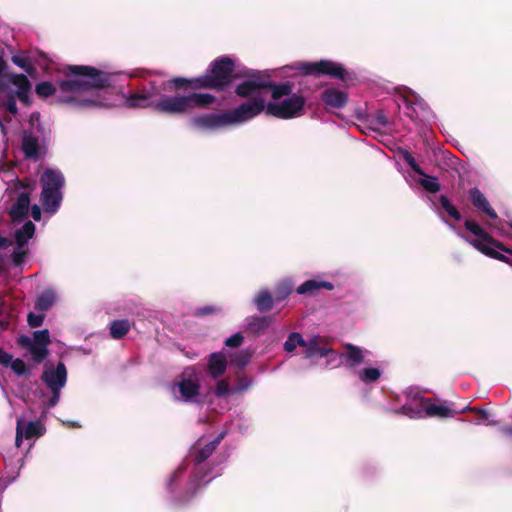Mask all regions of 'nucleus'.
Returning a JSON list of instances; mask_svg holds the SVG:
<instances>
[{
	"instance_id": "nucleus-1",
	"label": "nucleus",
	"mask_w": 512,
	"mask_h": 512,
	"mask_svg": "<svg viewBox=\"0 0 512 512\" xmlns=\"http://www.w3.org/2000/svg\"><path fill=\"white\" fill-rule=\"evenodd\" d=\"M153 93L144 89L142 92L124 96V106L129 109L153 108L166 115H186L195 108H208L216 101L210 93L190 92L188 94L163 95L158 101L152 100Z\"/></svg>"
},
{
	"instance_id": "nucleus-2",
	"label": "nucleus",
	"mask_w": 512,
	"mask_h": 512,
	"mask_svg": "<svg viewBox=\"0 0 512 512\" xmlns=\"http://www.w3.org/2000/svg\"><path fill=\"white\" fill-rule=\"evenodd\" d=\"M235 61L228 56H221L214 59L207 70V73L198 77L185 78L173 77L167 81L170 91L197 90H225L235 79H238Z\"/></svg>"
},
{
	"instance_id": "nucleus-3",
	"label": "nucleus",
	"mask_w": 512,
	"mask_h": 512,
	"mask_svg": "<svg viewBox=\"0 0 512 512\" xmlns=\"http://www.w3.org/2000/svg\"><path fill=\"white\" fill-rule=\"evenodd\" d=\"M265 108L261 96L241 103L238 107L222 113L203 114L191 119V126L198 130H217L230 125L245 123L260 115Z\"/></svg>"
},
{
	"instance_id": "nucleus-4",
	"label": "nucleus",
	"mask_w": 512,
	"mask_h": 512,
	"mask_svg": "<svg viewBox=\"0 0 512 512\" xmlns=\"http://www.w3.org/2000/svg\"><path fill=\"white\" fill-rule=\"evenodd\" d=\"M64 73L67 76H74L73 79L62 80L59 83L60 90L64 92H82L112 86L113 74L92 66L68 65Z\"/></svg>"
},
{
	"instance_id": "nucleus-5",
	"label": "nucleus",
	"mask_w": 512,
	"mask_h": 512,
	"mask_svg": "<svg viewBox=\"0 0 512 512\" xmlns=\"http://www.w3.org/2000/svg\"><path fill=\"white\" fill-rule=\"evenodd\" d=\"M40 183L42 192L40 202L47 213H55L62 202L61 189L64 186L65 179L61 172L47 168L41 178Z\"/></svg>"
},
{
	"instance_id": "nucleus-6",
	"label": "nucleus",
	"mask_w": 512,
	"mask_h": 512,
	"mask_svg": "<svg viewBox=\"0 0 512 512\" xmlns=\"http://www.w3.org/2000/svg\"><path fill=\"white\" fill-rule=\"evenodd\" d=\"M295 68L299 73L305 76H329L344 83L354 79L353 74L343 65L328 59H322L316 62H298Z\"/></svg>"
},
{
	"instance_id": "nucleus-7",
	"label": "nucleus",
	"mask_w": 512,
	"mask_h": 512,
	"mask_svg": "<svg viewBox=\"0 0 512 512\" xmlns=\"http://www.w3.org/2000/svg\"><path fill=\"white\" fill-rule=\"evenodd\" d=\"M306 99L300 94H292L289 98L281 102H269L265 104V111L267 115L276 117L278 119H292L304 114V106Z\"/></svg>"
},
{
	"instance_id": "nucleus-8",
	"label": "nucleus",
	"mask_w": 512,
	"mask_h": 512,
	"mask_svg": "<svg viewBox=\"0 0 512 512\" xmlns=\"http://www.w3.org/2000/svg\"><path fill=\"white\" fill-rule=\"evenodd\" d=\"M51 343L50 333L48 329L33 332V338L28 335H20L17 338V344L27 349L35 363H41L49 355L48 345Z\"/></svg>"
},
{
	"instance_id": "nucleus-9",
	"label": "nucleus",
	"mask_w": 512,
	"mask_h": 512,
	"mask_svg": "<svg viewBox=\"0 0 512 512\" xmlns=\"http://www.w3.org/2000/svg\"><path fill=\"white\" fill-rule=\"evenodd\" d=\"M238 78H246L235 87V94L241 98H248L259 90L269 86L265 83L266 73L251 69H244L238 73Z\"/></svg>"
},
{
	"instance_id": "nucleus-10",
	"label": "nucleus",
	"mask_w": 512,
	"mask_h": 512,
	"mask_svg": "<svg viewBox=\"0 0 512 512\" xmlns=\"http://www.w3.org/2000/svg\"><path fill=\"white\" fill-rule=\"evenodd\" d=\"M46 136L41 140L32 132L24 131L21 138V150L25 159L37 162L43 159L47 154Z\"/></svg>"
},
{
	"instance_id": "nucleus-11",
	"label": "nucleus",
	"mask_w": 512,
	"mask_h": 512,
	"mask_svg": "<svg viewBox=\"0 0 512 512\" xmlns=\"http://www.w3.org/2000/svg\"><path fill=\"white\" fill-rule=\"evenodd\" d=\"M208 475L209 471H203V469L200 468L197 470H192L185 488L175 497V502L177 504H185L190 502L195 497L199 489L211 481V478L205 480Z\"/></svg>"
},
{
	"instance_id": "nucleus-12",
	"label": "nucleus",
	"mask_w": 512,
	"mask_h": 512,
	"mask_svg": "<svg viewBox=\"0 0 512 512\" xmlns=\"http://www.w3.org/2000/svg\"><path fill=\"white\" fill-rule=\"evenodd\" d=\"M41 380L46 384L49 389L61 390L67 381V369L65 364L60 361L56 368H49L48 364L45 365Z\"/></svg>"
},
{
	"instance_id": "nucleus-13",
	"label": "nucleus",
	"mask_w": 512,
	"mask_h": 512,
	"mask_svg": "<svg viewBox=\"0 0 512 512\" xmlns=\"http://www.w3.org/2000/svg\"><path fill=\"white\" fill-rule=\"evenodd\" d=\"M419 406L424 410L426 416L431 418H453L458 413L451 407L443 403H434L432 399L420 397Z\"/></svg>"
},
{
	"instance_id": "nucleus-14",
	"label": "nucleus",
	"mask_w": 512,
	"mask_h": 512,
	"mask_svg": "<svg viewBox=\"0 0 512 512\" xmlns=\"http://www.w3.org/2000/svg\"><path fill=\"white\" fill-rule=\"evenodd\" d=\"M321 101L328 108L341 109L346 106L349 94L346 91L339 90L335 87L325 89L321 93Z\"/></svg>"
},
{
	"instance_id": "nucleus-15",
	"label": "nucleus",
	"mask_w": 512,
	"mask_h": 512,
	"mask_svg": "<svg viewBox=\"0 0 512 512\" xmlns=\"http://www.w3.org/2000/svg\"><path fill=\"white\" fill-rule=\"evenodd\" d=\"M464 227L467 231L478 237L477 240L482 241L485 245L493 246L499 250H504V244L494 239L488 232H486L475 220L466 219Z\"/></svg>"
},
{
	"instance_id": "nucleus-16",
	"label": "nucleus",
	"mask_w": 512,
	"mask_h": 512,
	"mask_svg": "<svg viewBox=\"0 0 512 512\" xmlns=\"http://www.w3.org/2000/svg\"><path fill=\"white\" fill-rule=\"evenodd\" d=\"M29 206H30V193L28 192H21L16 202L11 206L9 210V215L14 223L21 222L29 212Z\"/></svg>"
},
{
	"instance_id": "nucleus-17",
	"label": "nucleus",
	"mask_w": 512,
	"mask_h": 512,
	"mask_svg": "<svg viewBox=\"0 0 512 512\" xmlns=\"http://www.w3.org/2000/svg\"><path fill=\"white\" fill-rule=\"evenodd\" d=\"M468 193L472 205L478 211L486 214L493 220L498 218L496 211L491 207L485 195L477 187L471 188Z\"/></svg>"
},
{
	"instance_id": "nucleus-18",
	"label": "nucleus",
	"mask_w": 512,
	"mask_h": 512,
	"mask_svg": "<svg viewBox=\"0 0 512 512\" xmlns=\"http://www.w3.org/2000/svg\"><path fill=\"white\" fill-rule=\"evenodd\" d=\"M216 450L215 445L211 444L210 442L204 445L201 448L193 447L191 450V458L194 463L193 470L197 469H203V471H209L211 472L210 467H208L207 464L204 462L213 454V452Z\"/></svg>"
},
{
	"instance_id": "nucleus-19",
	"label": "nucleus",
	"mask_w": 512,
	"mask_h": 512,
	"mask_svg": "<svg viewBox=\"0 0 512 512\" xmlns=\"http://www.w3.org/2000/svg\"><path fill=\"white\" fill-rule=\"evenodd\" d=\"M179 392L186 402H194L200 394V384L197 378L182 376L177 383Z\"/></svg>"
},
{
	"instance_id": "nucleus-20",
	"label": "nucleus",
	"mask_w": 512,
	"mask_h": 512,
	"mask_svg": "<svg viewBox=\"0 0 512 512\" xmlns=\"http://www.w3.org/2000/svg\"><path fill=\"white\" fill-rule=\"evenodd\" d=\"M344 349L345 352L340 355V358L346 362L348 367L354 368L364 363L367 350L351 343H346Z\"/></svg>"
},
{
	"instance_id": "nucleus-21",
	"label": "nucleus",
	"mask_w": 512,
	"mask_h": 512,
	"mask_svg": "<svg viewBox=\"0 0 512 512\" xmlns=\"http://www.w3.org/2000/svg\"><path fill=\"white\" fill-rule=\"evenodd\" d=\"M227 359L221 352H213L208 358V373L213 379L220 378L226 371Z\"/></svg>"
},
{
	"instance_id": "nucleus-22",
	"label": "nucleus",
	"mask_w": 512,
	"mask_h": 512,
	"mask_svg": "<svg viewBox=\"0 0 512 512\" xmlns=\"http://www.w3.org/2000/svg\"><path fill=\"white\" fill-rule=\"evenodd\" d=\"M10 81L12 84L18 87V90L16 91V96L18 97V99L25 105H29V93L31 91V83L28 80L27 76L24 74H13L10 76Z\"/></svg>"
},
{
	"instance_id": "nucleus-23",
	"label": "nucleus",
	"mask_w": 512,
	"mask_h": 512,
	"mask_svg": "<svg viewBox=\"0 0 512 512\" xmlns=\"http://www.w3.org/2000/svg\"><path fill=\"white\" fill-rule=\"evenodd\" d=\"M320 289L333 290L334 285L332 282L323 280H306L297 287L296 292L300 295L313 296Z\"/></svg>"
},
{
	"instance_id": "nucleus-24",
	"label": "nucleus",
	"mask_w": 512,
	"mask_h": 512,
	"mask_svg": "<svg viewBox=\"0 0 512 512\" xmlns=\"http://www.w3.org/2000/svg\"><path fill=\"white\" fill-rule=\"evenodd\" d=\"M265 83L269 85L266 87V89L271 90V96L274 100H278L284 96H292L294 85L291 82L287 81L284 83L276 84L271 80L270 75L266 73Z\"/></svg>"
},
{
	"instance_id": "nucleus-25",
	"label": "nucleus",
	"mask_w": 512,
	"mask_h": 512,
	"mask_svg": "<svg viewBox=\"0 0 512 512\" xmlns=\"http://www.w3.org/2000/svg\"><path fill=\"white\" fill-rule=\"evenodd\" d=\"M470 243L474 248H476L478 251H480L484 255H486L490 258L496 259L498 261L507 263L508 265H510L512 267V259L507 257L506 255L500 253L499 251L493 249L492 248L493 246L485 245L480 240H472Z\"/></svg>"
},
{
	"instance_id": "nucleus-26",
	"label": "nucleus",
	"mask_w": 512,
	"mask_h": 512,
	"mask_svg": "<svg viewBox=\"0 0 512 512\" xmlns=\"http://www.w3.org/2000/svg\"><path fill=\"white\" fill-rule=\"evenodd\" d=\"M271 316H253L248 322L247 329L254 335L263 334L271 325Z\"/></svg>"
},
{
	"instance_id": "nucleus-27",
	"label": "nucleus",
	"mask_w": 512,
	"mask_h": 512,
	"mask_svg": "<svg viewBox=\"0 0 512 512\" xmlns=\"http://www.w3.org/2000/svg\"><path fill=\"white\" fill-rule=\"evenodd\" d=\"M305 352L304 356L307 359L314 358V357H326L330 352H332V349L321 347L319 345V337H314L309 342H306Z\"/></svg>"
},
{
	"instance_id": "nucleus-28",
	"label": "nucleus",
	"mask_w": 512,
	"mask_h": 512,
	"mask_svg": "<svg viewBox=\"0 0 512 512\" xmlns=\"http://www.w3.org/2000/svg\"><path fill=\"white\" fill-rule=\"evenodd\" d=\"M35 225L31 221L24 223L21 229L15 232V242L18 249H22L28 241L34 236Z\"/></svg>"
},
{
	"instance_id": "nucleus-29",
	"label": "nucleus",
	"mask_w": 512,
	"mask_h": 512,
	"mask_svg": "<svg viewBox=\"0 0 512 512\" xmlns=\"http://www.w3.org/2000/svg\"><path fill=\"white\" fill-rule=\"evenodd\" d=\"M58 101L60 103H66L70 104L71 106L75 108H92V107H99L102 106V102L91 99V98H85V99H79L77 97H58Z\"/></svg>"
},
{
	"instance_id": "nucleus-30",
	"label": "nucleus",
	"mask_w": 512,
	"mask_h": 512,
	"mask_svg": "<svg viewBox=\"0 0 512 512\" xmlns=\"http://www.w3.org/2000/svg\"><path fill=\"white\" fill-rule=\"evenodd\" d=\"M131 325L127 319L114 320L110 323V335L113 339L123 338L129 331Z\"/></svg>"
},
{
	"instance_id": "nucleus-31",
	"label": "nucleus",
	"mask_w": 512,
	"mask_h": 512,
	"mask_svg": "<svg viewBox=\"0 0 512 512\" xmlns=\"http://www.w3.org/2000/svg\"><path fill=\"white\" fill-rule=\"evenodd\" d=\"M274 300L269 291L262 290L257 294L254 303L259 312H268L273 308Z\"/></svg>"
},
{
	"instance_id": "nucleus-32",
	"label": "nucleus",
	"mask_w": 512,
	"mask_h": 512,
	"mask_svg": "<svg viewBox=\"0 0 512 512\" xmlns=\"http://www.w3.org/2000/svg\"><path fill=\"white\" fill-rule=\"evenodd\" d=\"M55 301V294L53 290H46L37 297L35 308L40 311H47Z\"/></svg>"
},
{
	"instance_id": "nucleus-33",
	"label": "nucleus",
	"mask_w": 512,
	"mask_h": 512,
	"mask_svg": "<svg viewBox=\"0 0 512 512\" xmlns=\"http://www.w3.org/2000/svg\"><path fill=\"white\" fill-rule=\"evenodd\" d=\"M439 203L442 209L455 221H460L462 219L461 213L458 209L452 204L450 199L446 195L439 196Z\"/></svg>"
},
{
	"instance_id": "nucleus-34",
	"label": "nucleus",
	"mask_w": 512,
	"mask_h": 512,
	"mask_svg": "<svg viewBox=\"0 0 512 512\" xmlns=\"http://www.w3.org/2000/svg\"><path fill=\"white\" fill-rule=\"evenodd\" d=\"M358 377L363 383H374L381 377V371L375 367L364 368L358 372Z\"/></svg>"
},
{
	"instance_id": "nucleus-35",
	"label": "nucleus",
	"mask_w": 512,
	"mask_h": 512,
	"mask_svg": "<svg viewBox=\"0 0 512 512\" xmlns=\"http://www.w3.org/2000/svg\"><path fill=\"white\" fill-rule=\"evenodd\" d=\"M297 346H306V341L300 333L292 332L284 342V350L286 352H292L296 349Z\"/></svg>"
},
{
	"instance_id": "nucleus-36",
	"label": "nucleus",
	"mask_w": 512,
	"mask_h": 512,
	"mask_svg": "<svg viewBox=\"0 0 512 512\" xmlns=\"http://www.w3.org/2000/svg\"><path fill=\"white\" fill-rule=\"evenodd\" d=\"M252 357V354L247 350L238 351L230 355V362L238 368H244Z\"/></svg>"
},
{
	"instance_id": "nucleus-37",
	"label": "nucleus",
	"mask_w": 512,
	"mask_h": 512,
	"mask_svg": "<svg viewBox=\"0 0 512 512\" xmlns=\"http://www.w3.org/2000/svg\"><path fill=\"white\" fill-rule=\"evenodd\" d=\"M12 62L23 69L28 75L34 76L37 73L36 67L31 63L29 58L19 55L12 57Z\"/></svg>"
},
{
	"instance_id": "nucleus-38",
	"label": "nucleus",
	"mask_w": 512,
	"mask_h": 512,
	"mask_svg": "<svg viewBox=\"0 0 512 512\" xmlns=\"http://www.w3.org/2000/svg\"><path fill=\"white\" fill-rule=\"evenodd\" d=\"M293 291V285L290 281H282L275 289L274 299L277 302L285 300Z\"/></svg>"
},
{
	"instance_id": "nucleus-39",
	"label": "nucleus",
	"mask_w": 512,
	"mask_h": 512,
	"mask_svg": "<svg viewBox=\"0 0 512 512\" xmlns=\"http://www.w3.org/2000/svg\"><path fill=\"white\" fill-rule=\"evenodd\" d=\"M45 431L44 426L39 421H30L26 428L24 433V437L26 439H32L34 437H40L43 435Z\"/></svg>"
},
{
	"instance_id": "nucleus-40",
	"label": "nucleus",
	"mask_w": 512,
	"mask_h": 512,
	"mask_svg": "<svg viewBox=\"0 0 512 512\" xmlns=\"http://www.w3.org/2000/svg\"><path fill=\"white\" fill-rule=\"evenodd\" d=\"M36 94L41 98H47L56 92V87L49 81L40 82L35 87Z\"/></svg>"
},
{
	"instance_id": "nucleus-41",
	"label": "nucleus",
	"mask_w": 512,
	"mask_h": 512,
	"mask_svg": "<svg viewBox=\"0 0 512 512\" xmlns=\"http://www.w3.org/2000/svg\"><path fill=\"white\" fill-rule=\"evenodd\" d=\"M9 367H11L13 372L18 376H27L30 374V369L27 367L26 363L19 358L14 360L12 358Z\"/></svg>"
},
{
	"instance_id": "nucleus-42",
	"label": "nucleus",
	"mask_w": 512,
	"mask_h": 512,
	"mask_svg": "<svg viewBox=\"0 0 512 512\" xmlns=\"http://www.w3.org/2000/svg\"><path fill=\"white\" fill-rule=\"evenodd\" d=\"M221 312V307L215 305H206L195 309L193 315L196 317H206Z\"/></svg>"
},
{
	"instance_id": "nucleus-43",
	"label": "nucleus",
	"mask_w": 512,
	"mask_h": 512,
	"mask_svg": "<svg viewBox=\"0 0 512 512\" xmlns=\"http://www.w3.org/2000/svg\"><path fill=\"white\" fill-rule=\"evenodd\" d=\"M182 474H183V470L177 469L170 475L169 479L167 480L166 488L171 494L175 493V488L177 487V485L182 477Z\"/></svg>"
},
{
	"instance_id": "nucleus-44",
	"label": "nucleus",
	"mask_w": 512,
	"mask_h": 512,
	"mask_svg": "<svg viewBox=\"0 0 512 512\" xmlns=\"http://www.w3.org/2000/svg\"><path fill=\"white\" fill-rule=\"evenodd\" d=\"M420 185L429 193H437L440 191L441 186L436 178L420 179Z\"/></svg>"
},
{
	"instance_id": "nucleus-45",
	"label": "nucleus",
	"mask_w": 512,
	"mask_h": 512,
	"mask_svg": "<svg viewBox=\"0 0 512 512\" xmlns=\"http://www.w3.org/2000/svg\"><path fill=\"white\" fill-rule=\"evenodd\" d=\"M403 159L416 174L421 175V176H426V174L424 173L422 168L418 165L415 158L413 157V155L410 152L404 151Z\"/></svg>"
},
{
	"instance_id": "nucleus-46",
	"label": "nucleus",
	"mask_w": 512,
	"mask_h": 512,
	"mask_svg": "<svg viewBox=\"0 0 512 512\" xmlns=\"http://www.w3.org/2000/svg\"><path fill=\"white\" fill-rule=\"evenodd\" d=\"M31 122L32 125L35 127L36 132L40 133L43 136H46V142L49 141L50 131L47 133L45 132L44 124L40 121V114L39 113H33L31 115Z\"/></svg>"
},
{
	"instance_id": "nucleus-47",
	"label": "nucleus",
	"mask_w": 512,
	"mask_h": 512,
	"mask_svg": "<svg viewBox=\"0 0 512 512\" xmlns=\"http://www.w3.org/2000/svg\"><path fill=\"white\" fill-rule=\"evenodd\" d=\"M230 392V385L226 379L219 380L215 386V395L225 397Z\"/></svg>"
},
{
	"instance_id": "nucleus-48",
	"label": "nucleus",
	"mask_w": 512,
	"mask_h": 512,
	"mask_svg": "<svg viewBox=\"0 0 512 512\" xmlns=\"http://www.w3.org/2000/svg\"><path fill=\"white\" fill-rule=\"evenodd\" d=\"M243 341L242 333L237 332L225 340V345L230 348H238L242 345Z\"/></svg>"
},
{
	"instance_id": "nucleus-49",
	"label": "nucleus",
	"mask_w": 512,
	"mask_h": 512,
	"mask_svg": "<svg viewBox=\"0 0 512 512\" xmlns=\"http://www.w3.org/2000/svg\"><path fill=\"white\" fill-rule=\"evenodd\" d=\"M16 97H17L16 93L14 94L13 92H9L6 96V101L4 104L7 111L13 115H15L18 112L17 104H16Z\"/></svg>"
},
{
	"instance_id": "nucleus-50",
	"label": "nucleus",
	"mask_w": 512,
	"mask_h": 512,
	"mask_svg": "<svg viewBox=\"0 0 512 512\" xmlns=\"http://www.w3.org/2000/svg\"><path fill=\"white\" fill-rule=\"evenodd\" d=\"M44 315L43 314H35L30 312L27 317L28 325L32 328L39 327L43 324Z\"/></svg>"
},
{
	"instance_id": "nucleus-51",
	"label": "nucleus",
	"mask_w": 512,
	"mask_h": 512,
	"mask_svg": "<svg viewBox=\"0 0 512 512\" xmlns=\"http://www.w3.org/2000/svg\"><path fill=\"white\" fill-rule=\"evenodd\" d=\"M26 251L18 249L11 254L12 262L15 266H20L24 263L26 258Z\"/></svg>"
},
{
	"instance_id": "nucleus-52",
	"label": "nucleus",
	"mask_w": 512,
	"mask_h": 512,
	"mask_svg": "<svg viewBox=\"0 0 512 512\" xmlns=\"http://www.w3.org/2000/svg\"><path fill=\"white\" fill-rule=\"evenodd\" d=\"M463 411L474 412V413H476L478 415L479 420H481V421H488L489 414H488V412L485 409H482V408H479V407L467 406L461 412H463Z\"/></svg>"
},
{
	"instance_id": "nucleus-53",
	"label": "nucleus",
	"mask_w": 512,
	"mask_h": 512,
	"mask_svg": "<svg viewBox=\"0 0 512 512\" xmlns=\"http://www.w3.org/2000/svg\"><path fill=\"white\" fill-rule=\"evenodd\" d=\"M374 120H375L376 124L381 125V126H387L389 123L386 114L382 110L376 111V113L374 115Z\"/></svg>"
},
{
	"instance_id": "nucleus-54",
	"label": "nucleus",
	"mask_w": 512,
	"mask_h": 512,
	"mask_svg": "<svg viewBox=\"0 0 512 512\" xmlns=\"http://www.w3.org/2000/svg\"><path fill=\"white\" fill-rule=\"evenodd\" d=\"M12 355L7 353L3 350V348L0 347V364L4 367H9V364L11 363Z\"/></svg>"
},
{
	"instance_id": "nucleus-55",
	"label": "nucleus",
	"mask_w": 512,
	"mask_h": 512,
	"mask_svg": "<svg viewBox=\"0 0 512 512\" xmlns=\"http://www.w3.org/2000/svg\"><path fill=\"white\" fill-rule=\"evenodd\" d=\"M50 390L52 392V396L49 398L47 405H48V407H54L59 402L61 390H55V389H50Z\"/></svg>"
},
{
	"instance_id": "nucleus-56",
	"label": "nucleus",
	"mask_w": 512,
	"mask_h": 512,
	"mask_svg": "<svg viewBox=\"0 0 512 512\" xmlns=\"http://www.w3.org/2000/svg\"><path fill=\"white\" fill-rule=\"evenodd\" d=\"M10 321L9 315L6 313L0 312V333L7 330L9 328Z\"/></svg>"
},
{
	"instance_id": "nucleus-57",
	"label": "nucleus",
	"mask_w": 512,
	"mask_h": 512,
	"mask_svg": "<svg viewBox=\"0 0 512 512\" xmlns=\"http://www.w3.org/2000/svg\"><path fill=\"white\" fill-rule=\"evenodd\" d=\"M23 437H24V433H23V429H22V422L19 420L17 422L16 438H15V444L17 447H20Z\"/></svg>"
},
{
	"instance_id": "nucleus-58",
	"label": "nucleus",
	"mask_w": 512,
	"mask_h": 512,
	"mask_svg": "<svg viewBox=\"0 0 512 512\" xmlns=\"http://www.w3.org/2000/svg\"><path fill=\"white\" fill-rule=\"evenodd\" d=\"M31 216L35 221L41 220V208L37 204L31 207Z\"/></svg>"
},
{
	"instance_id": "nucleus-59",
	"label": "nucleus",
	"mask_w": 512,
	"mask_h": 512,
	"mask_svg": "<svg viewBox=\"0 0 512 512\" xmlns=\"http://www.w3.org/2000/svg\"><path fill=\"white\" fill-rule=\"evenodd\" d=\"M413 105H414L413 102L406 100V110H407L406 114L411 119H413L415 117V113H416Z\"/></svg>"
},
{
	"instance_id": "nucleus-60",
	"label": "nucleus",
	"mask_w": 512,
	"mask_h": 512,
	"mask_svg": "<svg viewBox=\"0 0 512 512\" xmlns=\"http://www.w3.org/2000/svg\"><path fill=\"white\" fill-rule=\"evenodd\" d=\"M12 245V242L5 237L0 236V247L1 248H7Z\"/></svg>"
},
{
	"instance_id": "nucleus-61",
	"label": "nucleus",
	"mask_w": 512,
	"mask_h": 512,
	"mask_svg": "<svg viewBox=\"0 0 512 512\" xmlns=\"http://www.w3.org/2000/svg\"><path fill=\"white\" fill-rule=\"evenodd\" d=\"M224 436H225V433L222 432L214 440L210 441V443L214 444L215 448H217L218 445L220 444V442L222 441V439L224 438Z\"/></svg>"
},
{
	"instance_id": "nucleus-62",
	"label": "nucleus",
	"mask_w": 512,
	"mask_h": 512,
	"mask_svg": "<svg viewBox=\"0 0 512 512\" xmlns=\"http://www.w3.org/2000/svg\"><path fill=\"white\" fill-rule=\"evenodd\" d=\"M5 271V259L2 254H0V274Z\"/></svg>"
},
{
	"instance_id": "nucleus-63",
	"label": "nucleus",
	"mask_w": 512,
	"mask_h": 512,
	"mask_svg": "<svg viewBox=\"0 0 512 512\" xmlns=\"http://www.w3.org/2000/svg\"><path fill=\"white\" fill-rule=\"evenodd\" d=\"M503 432L507 435H510L512 436V425L511 426H507L503 429Z\"/></svg>"
},
{
	"instance_id": "nucleus-64",
	"label": "nucleus",
	"mask_w": 512,
	"mask_h": 512,
	"mask_svg": "<svg viewBox=\"0 0 512 512\" xmlns=\"http://www.w3.org/2000/svg\"><path fill=\"white\" fill-rule=\"evenodd\" d=\"M502 251H503V252H505V253H508V254L512 255V249H511V248L506 247L505 245H504V250H502Z\"/></svg>"
}]
</instances>
